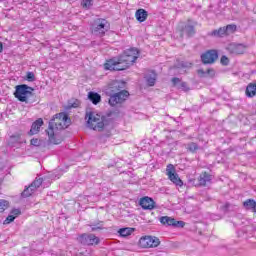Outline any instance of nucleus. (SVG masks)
Listing matches in <instances>:
<instances>
[{
	"label": "nucleus",
	"mask_w": 256,
	"mask_h": 256,
	"mask_svg": "<svg viewBox=\"0 0 256 256\" xmlns=\"http://www.w3.org/2000/svg\"><path fill=\"white\" fill-rule=\"evenodd\" d=\"M139 59V50L130 48L125 50L120 56L108 60L104 64L106 71H125Z\"/></svg>",
	"instance_id": "1"
},
{
	"label": "nucleus",
	"mask_w": 256,
	"mask_h": 256,
	"mask_svg": "<svg viewBox=\"0 0 256 256\" xmlns=\"http://www.w3.org/2000/svg\"><path fill=\"white\" fill-rule=\"evenodd\" d=\"M61 121L66 125V127H69V125H71V118H69V114H67L66 112H61L53 116V118L49 122L48 130H46L49 143H52L53 145H60V143L63 141V139L58 138L55 135L54 131L57 125H61Z\"/></svg>",
	"instance_id": "2"
},
{
	"label": "nucleus",
	"mask_w": 256,
	"mask_h": 256,
	"mask_svg": "<svg viewBox=\"0 0 256 256\" xmlns=\"http://www.w3.org/2000/svg\"><path fill=\"white\" fill-rule=\"evenodd\" d=\"M86 119L88 127L93 129V131H101L107 127L111 121L107 118V116H101L92 111L86 113Z\"/></svg>",
	"instance_id": "3"
},
{
	"label": "nucleus",
	"mask_w": 256,
	"mask_h": 256,
	"mask_svg": "<svg viewBox=\"0 0 256 256\" xmlns=\"http://www.w3.org/2000/svg\"><path fill=\"white\" fill-rule=\"evenodd\" d=\"M109 29H111V24L109 23V21L103 18L95 19L90 26V31L92 35L99 38L105 37V34L107 33V31H109Z\"/></svg>",
	"instance_id": "4"
},
{
	"label": "nucleus",
	"mask_w": 256,
	"mask_h": 256,
	"mask_svg": "<svg viewBox=\"0 0 256 256\" xmlns=\"http://www.w3.org/2000/svg\"><path fill=\"white\" fill-rule=\"evenodd\" d=\"M35 89L27 84H20L15 87L14 97L21 103H29V97L33 96Z\"/></svg>",
	"instance_id": "5"
},
{
	"label": "nucleus",
	"mask_w": 256,
	"mask_h": 256,
	"mask_svg": "<svg viewBox=\"0 0 256 256\" xmlns=\"http://www.w3.org/2000/svg\"><path fill=\"white\" fill-rule=\"evenodd\" d=\"M161 245V240L157 236L144 235L138 241L140 249H155Z\"/></svg>",
	"instance_id": "6"
},
{
	"label": "nucleus",
	"mask_w": 256,
	"mask_h": 256,
	"mask_svg": "<svg viewBox=\"0 0 256 256\" xmlns=\"http://www.w3.org/2000/svg\"><path fill=\"white\" fill-rule=\"evenodd\" d=\"M129 98V91L123 90L114 94H110V98L108 103L111 107H117V105H121L127 101Z\"/></svg>",
	"instance_id": "7"
},
{
	"label": "nucleus",
	"mask_w": 256,
	"mask_h": 256,
	"mask_svg": "<svg viewBox=\"0 0 256 256\" xmlns=\"http://www.w3.org/2000/svg\"><path fill=\"white\" fill-rule=\"evenodd\" d=\"M77 241L78 243H80V245H86L88 247H91L93 245H99V243H101V239L97 236H95V234H87V233H83L80 234L77 237Z\"/></svg>",
	"instance_id": "8"
},
{
	"label": "nucleus",
	"mask_w": 256,
	"mask_h": 256,
	"mask_svg": "<svg viewBox=\"0 0 256 256\" xmlns=\"http://www.w3.org/2000/svg\"><path fill=\"white\" fill-rule=\"evenodd\" d=\"M203 65H213L217 59H219V52L215 49L207 50L200 56Z\"/></svg>",
	"instance_id": "9"
},
{
	"label": "nucleus",
	"mask_w": 256,
	"mask_h": 256,
	"mask_svg": "<svg viewBox=\"0 0 256 256\" xmlns=\"http://www.w3.org/2000/svg\"><path fill=\"white\" fill-rule=\"evenodd\" d=\"M191 65L192 64L190 62L176 60L174 65L170 67V73H172V75H183L185 73V69L191 68Z\"/></svg>",
	"instance_id": "10"
},
{
	"label": "nucleus",
	"mask_w": 256,
	"mask_h": 256,
	"mask_svg": "<svg viewBox=\"0 0 256 256\" xmlns=\"http://www.w3.org/2000/svg\"><path fill=\"white\" fill-rule=\"evenodd\" d=\"M166 174L168 175V179H170V181L174 183V185L178 187H183V180L179 178V174H177V172L175 171V166L173 164L167 165Z\"/></svg>",
	"instance_id": "11"
},
{
	"label": "nucleus",
	"mask_w": 256,
	"mask_h": 256,
	"mask_svg": "<svg viewBox=\"0 0 256 256\" xmlns=\"http://www.w3.org/2000/svg\"><path fill=\"white\" fill-rule=\"evenodd\" d=\"M160 223L162 225H167L168 227H174L175 229H183V227H185L184 221L176 220L169 216L160 217Z\"/></svg>",
	"instance_id": "12"
},
{
	"label": "nucleus",
	"mask_w": 256,
	"mask_h": 256,
	"mask_svg": "<svg viewBox=\"0 0 256 256\" xmlns=\"http://www.w3.org/2000/svg\"><path fill=\"white\" fill-rule=\"evenodd\" d=\"M178 31L180 37H193V22L188 20V22H182L178 26Z\"/></svg>",
	"instance_id": "13"
},
{
	"label": "nucleus",
	"mask_w": 256,
	"mask_h": 256,
	"mask_svg": "<svg viewBox=\"0 0 256 256\" xmlns=\"http://www.w3.org/2000/svg\"><path fill=\"white\" fill-rule=\"evenodd\" d=\"M139 205L144 209V211H153V209H157L155 200L149 196H144L139 200Z\"/></svg>",
	"instance_id": "14"
},
{
	"label": "nucleus",
	"mask_w": 256,
	"mask_h": 256,
	"mask_svg": "<svg viewBox=\"0 0 256 256\" xmlns=\"http://www.w3.org/2000/svg\"><path fill=\"white\" fill-rule=\"evenodd\" d=\"M247 49V46L244 44H237V43H230L227 47L226 50L230 55H243Z\"/></svg>",
	"instance_id": "15"
},
{
	"label": "nucleus",
	"mask_w": 256,
	"mask_h": 256,
	"mask_svg": "<svg viewBox=\"0 0 256 256\" xmlns=\"http://www.w3.org/2000/svg\"><path fill=\"white\" fill-rule=\"evenodd\" d=\"M125 82L121 80H114L109 84V91L111 95L115 93H119L121 91H125Z\"/></svg>",
	"instance_id": "16"
},
{
	"label": "nucleus",
	"mask_w": 256,
	"mask_h": 256,
	"mask_svg": "<svg viewBox=\"0 0 256 256\" xmlns=\"http://www.w3.org/2000/svg\"><path fill=\"white\" fill-rule=\"evenodd\" d=\"M196 73L200 79H213L217 72L213 68H208L206 71L203 69H198Z\"/></svg>",
	"instance_id": "17"
},
{
	"label": "nucleus",
	"mask_w": 256,
	"mask_h": 256,
	"mask_svg": "<svg viewBox=\"0 0 256 256\" xmlns=\"http://www.w3.org/2000/svg\"><path fill=\"white\" fill-rule=\"evenodd\" d=\"M211 181H213V176L207 172L200 174V176L198 177L199 187H205L207 185H211Z\"/></svg>",
	"instance_id": "18"
},
{
	"label": "nucleus",
	"mask_w": 256,
	"mask_h": 256,
	"mask_svg": "<svg viewBox=\"0 0 256 256\" xmlns=\"http://www.w3.org/2000/svg\"><path fill=\"white\" fill-rule=\"evenodd\" d=\"M44 122L42 118H38L36 121H34L31 125V129L28 132V135H37V133L40 131L41 127H43Z\"/></svg>",
	"instance_id": "19"
},
{
	"label": "nucleus",
	"mask_w": 256,
	"mask_h": 256,
	"mask_svg": "<svg viewBox=\"0 0 256 256\" xmlns=\"http://www.w3.org/2000/svg\"><path fill=\"white\" fill-rule=\"evenodd\" d=\"M23 138H21V135H12L8 141L9 147H16L19 149L21 147V144L23 143Z\"/></svg>",
	"instance_id": "20"
},
{
	"label": "nucleus",
	"mask_w": 256,
	"mask_h": 256,
	"mask_svg": "<svg viewBox=\"0 0 256 256\" xmlns=\"http://www.w3.org/2000/svg\"><path fill=\"white\" fill-rule=\"evenodd\" d=\"M135 17L139 23H145L149 17V12L143 8H140L136 10Z\"/></svg>",
	"instance_id": "21"
},
{
	"label": "nucleus",
	"mask_w": 256,
	"mask_h": 256,
	"mask_svg": "<svg viewBox=\"0 0 256 256\" xmlns=\"http://www.w3.org/2000/svg\"><path fill=\"white\" fill-rule=\"evenodd\" d=\"M205 229H207V225L202 222L194 223V235H199L203 238V233H205Z\"/></svg>",
	"instance_id": "22"
},
{
	"label": "nucleus",
	"mask_w": 256,
	"mask_h": 256,
	"mask_svg": "<svg viewBox=\"0 0 256 256\" xmlns=\"http://www.w3.org/2000/svg\"><path fill=\"white\" fill-rule=\"evenodd\" d=\"M209 35H211V37H219V38H223V37H227V29L224 27H220L219 29H215L212 32L209 33Z\"/></svg>",
	"instance_id": "23"
},
{
	"label": "nucleus",
	"mask_w": 256,
	"mask_h": 256,
	"mask_svg": "<svg viewBox=\"0 0 256 256\" xmlns=\"http://www.w3.org/2000/svg\"><path fill=\"white\" fill-rule=\"evenodd\" d=\"M88 99L93 105H99V103H101V95L97 92H88Z\"/></svg>",
	"instance_id": "24"
},
{
	"label": "nucleus",
	"mask_w": 256,
	"mask_h": 256,
	"mask_svg": "<svg viewBox=\"0 0 256 256\" xmlns=\"http://www.w3.org/2000/svg\"><path fill=\"white\" fill-rule=\"evenodd\" d=\"M243 207L246 211H252V213H256V201L254 199H248L243 202Z\"/></svg>",
	"instance_id": "25"
},
{
	"label": "nucleus",
	"mask_w": 256,
	"mask_h": 256,
	"mask_svg": "<svg viewBox=\"0 0 256 256\" xmlns=\"http://www.w3.org/2000/svg\"><path fill=\"white\" fill-rule=\"evenodd\" d=\"M246 97L253 98L256 95V83H249L245 90Z\"/></svg>",
	"instance_id": "26"
},
{
	"label": "nucleus",
	"mask_w": 256,
	"mask_h": 256,
	"mask_svg": "<svg viewBox=\"0 0 256 256\" xmlns=\"http://www.w3.org/2000/svg\"><path fill=\"white\" fill-rule=\"evenodd\" d=\"M135 231V228H120L118 230V233L120 235V237H129V235H131L133 232Z\"/></svg>",
	"instance_id": "27"
},
{
	"label": "nucleus",
	"mask_w": 256,
	"mask_h": 256,
	"mask_svg": "<svg viewBox=\"0 0 256 256\" xmlns=\"http://www.w3.org/2000/svg\"><path fill=\"white\" fill-rule=\"evenodd\" d=\"M103 225V221H98L89 224V227H91V231H103V229H105Z\"/></svg>",
	"instance_id": "28"
},
{
	"label": "nucleus",
	"mask_w": 256,
	"mask_h": 256,
	"mask_svg": "<svg viewBox=\"0 0 256 256\" xmlns=\"http://www.w3.org/2000/svg\"><path fill=\"white\" fill-rule=\"evenodd\" d=\"M146 81L149 87H154L155 82L157 81V74L155 72H152V74L146 76Z\"/></svg>",
	"instance_id": "29"
},
{
	"label": "nucleus",
	"mask_w": 256,
	"mask_h": 256,
	"mask_svg": "<svg viewBox=\"0 0 256 256\" xmlns=\"http://www.w3.org/2000/svg\"><path fill=\"white\" fill-rule=\"evenodd\" d=\"M81 6L83 9H91L93 7V0H82Z\"/></svg>",
	"instance_id": "30"
},
{
	"label": "nucleus",
	"mask_w": 256,
	"mask_h": 256,
	"mask_svg": "<svg viewBox=\"0 0 256 256\" xmlns=\"http://www.w3.org/2000/svg\"><path fill=\"white\" fill-rule=\"evenodd\" d=\"M227 35H231V33H235L237 31V25L229 24L225 26Z\"/></svg>",
	"instance_id": "31"
},
{
	"label": "nucleus",
	"mask_w": 256,
	"mask_h": 256,
	"mask_svg": "<svg viewBox=\"0 0 256 256\" xmlns=\"http://www.w3.org/2000/svg\"><path fill=\"white\" fill-rule=\"evenodd\" d=\"M33 192H31V189L29 187H26L24 191L21 193V197L23 199H27V197H31Z\"/></svg>",
	"instance_id": "32"
},
{
	"label": "nucleus",
	"mask_w": 256,
	"mask_h": 256,
	"mask_svg": "<svg viewBox=\"0 0 256 256\" xmlns=\"http://www.w3.org/2000/svg\"><path fill=\"white\" fill-rule=\"evenodd\" d=\"M7 207H9V201L3 199L0 200V213H3Z\"/></svg>",
	"instance_id": "33"
},
{
	"label": "nucleus",
	"mask_w": 256,
	"mask_h": 256,
	"mask_svg": "<svg viewBox=\"0 0 256 256\" xmlns=\"http://www.w3.org/2000/svg\"><path fill=\"white\" fill-rule=\"evenodd\" d=\"M25 79L29 81V83H33V81H35V73L27 72Z\"/></svg>",
	"instance_id": "34"
},
{
	"label": "nucleus",
	"mask_w": 256,
	"mask_h": 256,
	"mask_svg": "<svg viewBox=\"0 0 256 256\" xmlns=\"http://www.w3.org/2000/svg\"><path fill=\"white\" fill-rule=\"evenodd\" d=\"M79 105H81V101L76 99V100H74L73 103L69 102L68 107L70 109H77V107H79Z\"/></svg>",
	"instance_id": "35"
},
{
	"label": "nucleus",
	"mask_w": 256,
	"mask_h": 256,
	"mask_svg": "<svg viewBox=\"0 0 256 256\" xmlns=\"http://www.w3.org/2000/svg\"><path fill=\"white\" fill-rule=\"evenodd\" d=\"M15 216H13L11 213L10 215H8V217H6V219L4 220V225H9L10 223H13V221H15Z\"/></svg>",
	"instance_id": "36"
},
{
	"label": "nucleus",
	"mask_w": 256,
	"mask_h": 256,
	"mask_svg": "<svg viewBox=\"0 0 256 256\" xmlns=\"http://www.w3.org/2000/svg\"><path fill=\"white\" fill-rule=\"evenodd\" d=\"M30 145H33L34 147H41V140L38 138H33L30 141Z\"/></svg>",
	"instance_id": "37"
},
{
	"label": "nucleus",
	"mask_w": 256,
	"mask_h": 256,
	"mask_svg": "<svg viewBox=\"0 0 256 256\" xmlns=\"http://www.w3.org/2000/svg\"><path fill=\"white\" fill-rule=\"evenodd\" d=\"M41 253H43V248L32 249L30 251L31 256L41 255Z\"/></svg>",
	"instance_id": "38"
},
{
	"label": "nucleus",
	"mask_w": 256,
	"mask_h": 256,
	"mask_svg": "<svg viewBox=\"0 0 256 256\" xmlns=\"http://www.w3.org/2000/svg\"><path fill=\"white\" fill-rule=\"evenodd\" d=\"M33 185L36 186L37 189H39L40 185H43V178H38L32 182Z\"/></svg>",
	"instance_id": "39"
},
{
	"label": "nucleus",
	"mask_w": 256,
	"mask_h": 256,
	"mask_svg": "<svg viewBox=\"0 0 256 256\" xmlns=\"http://www.w3.org/2000/svg\"><path fill=\"white\" fill-rule=\"evenodd\" d=\"M179 89L187 93V91H189V86H187V82H181Z\"/></svg>",
	"instance_id": "40"
},
{
	"label": "nucleus",
	"mask_w": 256,
	"mask_h": 256,
	"mask_svg": "<svg viewBox=\"0 0 256 256\" xmlns=\"http://www.w3.org/2000/svg\"><path fill=\"white\" fill-rule=\"evenodd\" d=\"M220 63H221V65H225V66L229 65V58L225 55L222 56L220 59Z\"/></svg>",
	"instance_id": "41"
},
{
	"label": "nucleus",
	"mask_w": 256,
	"mask_h": 256,
	"mask_svg": "<svg viewBox=\"0 0 256 256\" xmlns=\"http://www.w3.org/2000/svg\"><path fill=\"white\" fill-rule=\"evenodd\" d=\"M15 218L19 217V215L21 214V209H17V208H14L11 210L10 212Z\"/></svg>",
	"instance_id": "42"
},
{
	"label": "nucleus",
	"mask_w": 256,
	"mask_h": 256,
	"mask_svg": "<svg viewBox=\"0 0 256 256\" xmlns=\"http://www.w3.org/2000/svg\"><path fill=\"white\" fill-rule=\"evenodd\" d=\"M28 189H30V192L35 193V191H37V186H36V185H33V183H31V184L28 186Z\"/></svg>",
	"instance_id": "43"
},
{
	"label": "nucleus",
	"mask_w": 256,
	"mask_h": 256,
	"mask_svg": "<svg viewBox=\"0 0 256 256\" xmlns=\"http://www.w3.org/2000/svg\"><path fill=\"white\" fill-rule=\"evenodd\" d=\"M171 81H172V83H173L174 86L177 85L178 83H181V79H179L178 77L172 78Z\"/></svg>",
	"instance_id": "44"
},
{
	"label": "nucleus",
	"mask_w": 256,
	"mask_h": 256,
	"mask_svg": "<svg viewBox=\"0 0 256 256\" xmlns=\"http://www.w3.org/2000/svg\"><path fill=\"white\" fill-rule=\"evenodd\" d=\"M211 219L219 220V219H221V216L212 215V216H211Z\"/></svg>",
	"instance_id": "45"
},
{
	"label": "nucleus",
	"mask_w": 256,
	"mask_h": 256,
	"mask_svg": "<svg viewBox=\"0 0 256 256\" xmlns=\"http://www.w3.org/2000/svg\"><path fill=\"white\" fill-rule=\"evenodd\" d=\"M3 51V43L0 42V53Z\"/></svg>",
	"instance_id": "46"
},
{
	"label": "nucleus",
	"mask_w": 256,
	"mask_h": 256,
	"mask_svg": "<svg viewBox=\"0 0 256 256\" xmlns=\"http://www.w3.org/2000/svg\"><path fill=\"white\" fill-rule=\"evenodd\" d=\"M194 151H197V144H193Z\"/></svg>",
	"instance_id": "47"
},
{
	"label": "nucleus",
	"mask_w": 256,
	"mask_h": 256,
	"mask_svg": "<svg viewBox=\"0 0 256 256\" xmlns=\"http://www.w3.org/2000/svg\"><path fill=\"white\" fill-rule=\"evenodd\" d=\"M225 208L228 209L229 208V204H225Z\"/></svg>",
	"instance_id": "48"
},
{
	"label": "nucleus",
	"mask_w": 256,
	"mask_h": 256,
	"mask_svg": "<svg viewBox=\"0 0 256 256\" xmlns=\"http://www.w3.org/2000/svg\"><path fill=\"white\" fill-rule=\"evenodd\" d=\"M108 167H113V164H109Z\"/></svg>",
	"instance_id": "49"
},
{
	"label": "nucleus",
	"mask_w": 256,
	"mask_h": 256,
	"mask_svg": "<svg viewBox=\"0 0 256 256\" xmlns=\"http://www.w3.org/2000/svg\"><path fill=\"white\" fill-rule=\"evenodd\" d=\"M189 150H190V151H193V148L190 147Z\"/></svg>",
	"instance_id": "50"
},
{
	"label": "nucleus",
	"mask_w": 256,
	"mask_h": 256,
	"mask_svg": "<svg viewBox=\"0 0 256 256\" xmlns=\"http://www.w3.org/2000/svg\"><path fill=\"white\" fill-rule=\"evenodd\" d=\"M196 241H199V238H198V239H196Z\"/></svg>",
	"instance_id": "51"
}]
</instances>
